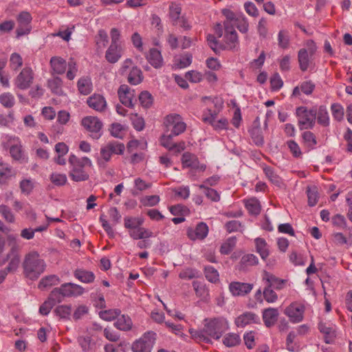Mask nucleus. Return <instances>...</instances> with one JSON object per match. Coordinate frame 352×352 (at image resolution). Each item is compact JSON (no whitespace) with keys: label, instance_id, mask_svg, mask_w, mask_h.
Segmentation results:
<instances>
[{"label":"nucleus","instance_id":"43","mask_svg":"<svg viewBox=\"0 0 352 352\" xmlns=\"http://www.w3.org/2000/svg\"><path fill=\"white\" fill-rule=\"evenodd\" d=\"M120 314L121 311L119 309H113L101 311L99 313V316L104 320L111 321L116 319Z\"/></svg>","mask_w":352,"mask_h":352},{"label":"nucleus","instance_id":"20","mask_svg":"<svg viewBox=\"0 0 352 352\" xmlns=\"http://www.w3.org/2000/svg\"><path fill=\"white\" fill-rule=\"evenodd\" d=\"M224 29L226 32L224 40L226 45L225 48L228 50L235 49L239 45V39L234 26H226Z\"/></svg>","mask_w":352,"mask_h":352},{"label":"nucleus","instance_id":"31","mask_svg":"<svg viewBox=\"0 0 352 352\" xmlns=\"http://www.w3.org/2000/svg\"><path fill=\"white\" fill-rule=\"evenodd\" d=\"M74 274L77 279L85 283H91L94 282L95 279V276L93 272L82 269L76 270Z\"/></svg>","mask_w":352,"mask_h":352},{"label":"nucleus","instance_id":"12","mask_svg":"<svg viewBox=\"0 0 352 352\" xmlns=\"http://www.w3.org/2000/svg\"><path fill=\"white\" fill-rule=\"evenodd\" d=\"M34 74L30 67H25L18 74L14 80L15 86L21 90L30 87L33 82Z\"/></svg>","mask_w":352,"mask_h":352},{"label":"nucleus","instance_id":"33","mask_svg":"<svg viewBox=\"0 0 352 352\" xmlns=\"http://www.w3.org/2000/svg\"><path fill=\"white\" fill-rule=\"evenodd\" d=\"M254 241L257 252L260 254L263 260H265L270 254V251L265 240L262 238H256Z\"/></svg>","mask_w":352,"mask_h":352},{"label":"nucleus","instance_id":"19","mask_svg":"<svg viewBox=\"0 0 352 352\" xmlns=\"http://www.w3.org/2000/svg\"><path fill=\"white\" fill-rule=\"evenodd\" d=\"M262 280L266 284V287L270 288L274 287L276 289H281L283 288L285 280L276 277L273 274L264 271L262 275Z\"/></svg>","mask_w":352,"mask_h":352},{"label":"nucleus","instance_id":"9","mask_svg":"<svg viewBox=\"0 0 352 352\" xmlns=\"http://www.w3.org/2000/svg\"><path fill=\"white\" fill-rule=\"evenodd\" d=\"M155 340L156 333L153 331H148L132 344L131 349L133 352H150Z\"/></svg>","mask_w":352,"mask_h":352},{"label":"nucleus","instance_id":"5","mask_svg":"<svg viewBox=\"0 0 352 352\" xmlns=\"http://www.w3.org/2000/svg\"><path fill=\"white\" fill-rule=\"evenodd\" d=\"M50 65L52 74L58 75L65 74L67 68H68L66 76L70 80L74 79L78 72L76 63L73 58H70L69 61L67 63L62 57L53 56L50 60Z\"/></svg>","mask_w":352,"mask_h":352},{"label":"nucleus","instance_id":"14","mask_svg":"<svg viewBox=\"0 0 352 352\" xmlns=\"http://www.w3.org/2000/svg\"><path fill=\"white\" fill-rule=\"evenodd\" d=\"M81 123L82 125L91 133V135L93 138L98 139L100 137L102 123L97 117H85L82 120Z\"/></svg>","mask_w":352,"mask_h":352},{"label":"nucleus","instance_id":"61","mask_svg":"<svg viewBox=\"0 0 352 352\" xmlns=\"http://www.w3.org/2000/svg\"><path fill=\"white\" fill-rule=\"evenodd\" d=\"M199 188L204 189L206 196L212 201H219L220 195L215 190L208 188L204 184L199 185Z\"/></svg>","mask_w":352,"mask_h":352},{"label":"nucleus","instance_id":"62","mask_svg":"<svg viewBox=\"0 0 352 352\" xmlns=\"http://www.w3.org/2000/svg\"><path fill=\"white\" fill-rule=\"evenodd\" d=\"M10 67L14 70H18L23 65L22 57L18 53H13L10 58Z\"/></svg>","mask_w":352,"mask_h":352},{"label":"nucleus","instance_id":"64","mask_svg":"<svg viewBox=\"0 0 352 352\" xmlns=\"http://www.w3.org/2000/svg\"><path fill=\"white\" fill-rule=\"evenodd\" d=\"M226 229L228 232H242L243 226L241 223L236 220H232L227 222L225 225Z\"/></svg>","mask_w":352,"mask_h":352},{"label":"nucleus","instance_id":"57","mask_svg":"<svg viewBox=\"0 0 352 352\" xmlns=\"http://www.w3.org/2000/svg\"><path fill=\"white\" fill-rule=\"evenodd\" d=\"M332 115L335 120L340 121L344 117V108L339 103H333L331 106Z\"/></svg>","mask_w":352,"mask_h":352},{"label":"nucleus","instance_id":"37","mask_svg":"<svg viewBox=\"0 0 352 352\" xmlns=\"http://www.w3.org/2000/svg\"><path fill=\"white\" fill-rule=\"evenodd\" d=\"M72 311V309L71 305H63L57 306L54 309V313L56 316H58L60 319L67 320L69 319Z\"/></svg>","mask_w":352,"mask_h":352},{"label":"nucleus","instance_id":"42","mask_svg":"<svg viewBox=\"0 0 352 352\" xmlns=\"http://www.w3.org/2000/svg\"><path fill=\"white\" fill-rule=\"evenodd\" d=\"M106 146L112 155H122L125 149L124 144L117 141L109 142Z\"/></svg>","mask_w":352,"mask_h":352},{"label":"nucleus","instance_id":"17","mask_svg":"<svg viewBox=\"0 0 352 352\" xmlns=\"http://www.w3.org/2000/svg\"><path fill=\"white\" fill-rule=\"evenodd\" d=\"M208 233V227L204 223H199L195 228H188L187 230V235L191 240H203Z\"/></svg>","mask_w":352,"mask_h":352},{"label":"nucleus","instance_id":"21","mask_svg":"<svg viewBox=\"0 0 352 352\" xmlns=\"http://www.w3.org/2000/svg\"><path fill=\"white\" fill-rule=\"evenodd\" d=\"M87 105L95 111L102 112L107 107L105 98L100 94H94L87 100Z\"/></svg>","mask_w":352,"mask_h":352},{"label":"nucleus","instance_id":"27","mask_svg":"<svg viewBox=\"0 0 352 352\" xmlns=\"http://www.w3.org/2000/svg\"><path fill=\"white\" fill-rule=\"evenodd\" d=\"M15 176L16 173L12 168L10 165L6 164L0 168V185H7L9 180Z\"/></svg>","mask_w":352,"mask_h":352},{"label":"nucleus","instance_id":"15","mask_svg":"<svg viewBox=\"0 0 352 352\" xmlns=\"http://www.w3.org/2000/svg\"><path fill=\"white\" fill-rule=\"evenodd\" d=\"M181 160L183 168H190L191 169L190 173L192 170L204 172L206 170V166L200 164L197 157L189 152L184 153Z\"/></svg>","mask_w":352,"mask_h":352},{"label":"nucleus","instance_id":"47","mask_svg":"<svg viewBox=\"0 0 352 352\" xmlns=\"http://www.w3.org/2000/svg\"><path fill=\"white\" fill-rule=\"evenodd\" d=\"M0 103L6 108H11L14 105V96L9 92L0 95Z\"/></svg>","mask_w":352,"mask_h":352},{"label":"nucleus","instance_id":"10","mask_svg":"<svg viewBox=\"0 0 352 352\" xmlns=\"http://www.w3.org/2000/svg\"><path fill=\"white\" fill-rule=\"evenodd\" d=\"M164 125L166 132L171 133L175 135H179L184 133L186 129V124L183 122L179 114H170L165 118Z\"/></svg>","mask_w":352,"mask_h":352},{"label":"nucleus","instance_id":"50","mask_svg":"<svg viewBox=\"0 0 352 352\" xmlns=\"http://www.w3.org/2000/svg\"><path fill=\"white\" fill-rule=\"evenodd\" d=\"M144 221L141 218L138 217H125L124 218V226L126 228L129 229H136L137 228H140Z\"/></svg>","mask_w":352,"mask_h":352},{"label":"nucleus","instance_id":"22","mask_svg":"<svg viewBox=\"0 0 352 352\" xmlns=\"http://www.w3.org/2000/svg\"><path fill=\"white\" fill-rule=\"evenodd\" d=\"M258 322L259 318L258 316L250 311L243 313L235 319V324L241 328L251 324L258 323Z\"/></svg>","mask_w":352,"mask_h":352},{"label":"nucleus","instance_id":"25","mask_svg":"<svg viewBox=\"0 0 352 352\" xmlns=\"http://www.w3.org/2000/svg\"><path fill=\"white\" fill-rule=\"evenodd\" d=\"M316 120L318 124L327 127L330 124V118L327 108L325 105H320L318 109H316Z\"/></svg>","mask_w":352,"mask_h":352},{"label":"nucleus","instance_id":"46","mask_svg":"<svg viewBox=\"0 0 352 352\" xmlns=\"http://www.w3.org/2000/svg\"><path fill=\"white\" fill-rule=\"evenodd\" d=\"M245 207L250 213L252 214H258L261 212V206L259 201L256 199H250L245 203Z\"/></svg>","mask_w":352,"mask_h":352},{"label":"nucleus","instance_id":"54","mask_svg":"<svg viewBox=\"0 0 352 352\" xmlns=\"http://www.w3.org/2000/svg\"><path fill=\"white\" fill-rule=\"evenodd\" d=\"M278 41L280 47L283 49L288 48L289 45V32L285 30H280L278 32Z\"/></svg>","mask_w":352,"mask_h":352},{"label":"nucleus","instance_id":"28","mask_svg":"<svg viewBox=\"0 0 352 352\" xmlns=\"http://www.w3.org/2000/svg\"><path fill=\"white\" fill-rule=\"evenodd\" d=\"M147 60L155 68L161 67L163 63L161 52L155 48L150 50Z\"/></svg>","mask_w":352,"mask_h":352},{"label":"nucleus","instance_id":"41","mask_svg":"<svg viewBox=\"0 0 352 352\" xmlns=\"http://www.w3.org/2000/svg\"><path fill=\"white\" fill-rule=\"evenodd\" d=\"M100 157L97 160L98 164L100 167L105 168L107 163L109 162L111 158L112 153L105 145L100 148Z\"/></svg>","mask_w":352,"mask_h":352},{"label":"nucleus","instance_id":"60","mask_svg":"<svg viewBox=\"0 0 352 352\" xmlns=\"http://www.w3.org/2000/svg\"><path fill=\"white\" fill-rule=\"evenodd\" d=\"M130 119L132 122L133 127L137 131H140L144 129L145 123L143 118L139 116L137 113H132L130 115Z\"/></svg>","mask_w":352,"mask_h":352},{"label":"nucleus","instance_id":"49","mask_svg":"<svg viewBox=\"0 0 352 352\" xmlns=\"http://www.w3.org/2000/svg\"><path fill=\"white\" fill-rule=\"evenodd\" d=\"M63 293L61 290V287L54 288L48 297V300L53 302V305H55L56 303L60 302L63 298Z\"/></svg>","mask_w":352,"mask_h":352},{"label":"nucleus","instance_id":"6","mask_svg":"<svg viewBox=\"0 0 352 352\" xmlns=\"http://www.w3.org/2000/svg\"><path fill=\"white\" fill-rule=\"evenodd\" d=\"M111 44L105 53L106 60L111 64L117 63L122 56L124 49L121 45L120 32L113 28L110 32Z\"/></svg>","mask_w":352,"mask_h":352},{"label":"nucleus","instance_id":"4","mask_svg":"<svg viewBox=\"0 0 352 352\" xmlns=\"http://www.w3.org/2000/svg\"><path fill=\"white\" fill-rule=\"evenodd\" d=\"M68 161L71 166L69 176L72 180L79 182L87 181L89 179V173L85 170V166L91 167L92 163L87 157L78 158L75 155H71Z\"/></svg>","mask_w":352,"mask_h":352},{"label":"nucleus","instance_id":"2","mask_svg":"<svg viewBox=\"0 0 352 352\" xmlns=\"http://www.w3.org/2000/svg\"><path fill=\"white\" fill-rule=\"evenodd\" d=\"M203 100H208L213 104L214 109H212L208 108L202 116V120L204 122L210 124L214 130L219 131L226 129L228 126V121L226 118H221L216 120L217 115L223 108V102L221 99L217 98L211 99L210 98L205 97Z\"/></svg>","mask_w":352,"mask_h":352},{"label":"nucleus","instance_id":"32","mask_svg":"<svg viewBox=\"0 0 352 352\" xmlns=\"http://www.w3.org/2000/svg\"><path fill=\"white\" fill-rule=\"evenodd\" d=\"M309 57L310 56H309L308 51L306 49L302 48L298 51V60L301 71L305 72L307 70L310 63Z\"/></svg>","mask_w":352,"mask_h":352},{"label":"nucleus","instance_id":"63","mask_svg":"<svg viewBox=\"0 0 352 352\" xmlns=\"http://www.w3.org/2000/svg\"><path fill=\"white\" fill-rule=\"evenodd\" d=\"M34 188V184L30 179H25L20 182V189L22 193L29 195Z\"/></svg>","mask_w":352,"mask_h":352},{"label":"nucleus","instance_id":"11","mask_svg":"<svg viewBox=\"0 0 352 352\" xmlns=\"http://www.w3.org/2000/svg\"><path fill=\"white\" fill-rule=\"evenodd\" d=\"M305 306L297 302L291 303L284 311V314L289 318V321L293 323H298L303 320Z\"/></svg>","mask_w":352,"mask_h":352},{"label":"nucleus","instance_id":"3","mask_svg":"<svg viewBox=\"0 0 352 352\" xmlns=\"http://www.w3.org/2000/svg\"><path fill=\"white\" fill-rule=\"evenodd\" d=\"M204 322V327L199 333V336L202 338L203 340L206 342H209L210 340L204 334L214 339L219 340L229 327L227 320L223 318H207L205 319Z\"/></svg>","mask_w":352,"mask_h":352},{"label":"nucleus","instance_id":"38","mask_svg":"<svg viewBox=\"0 0 352 352\" xmlns=\"http://www.w3.org/2000/svg\"><path fill=\"white\" fill-rule=\"evenodd\" d=\"M182 7L180 4L171 2L169 6V16L173 24H176L180 18Z\"/></svg>","mask_w":352,"mask_h":352},{"label":"nucleus","instance_id":"1","mask_svg":"<svg viewBox=\"0 0 352 352\" xmlns=\"http://www.w3.org/2000/svg\"><path fill=\"white\" fill-rule=\"evenodd\" d=\"M45 263L39 254L36 251H31L26 254L23 262V273L31 280L36 279L45 270Z\"/></svg>","mask_w":352,"mask_h":352},{"label":"nucleus","instance_id":"52","mask_svg":"<svg viewBox=\"0 0 352 352\" xmlns=\"http://www.w3.org/2000/svg\"><path fill=\"white\" fill-rule=\"evenodd\" d=\"M307 193L309 206H314L315 205H316L319 197L317 188L316 186L311 188L308 187L307 189Z\"/></svg>","mask_w":352,"mask_h":352},{"label":"nucleus","instance_id":"56","mask_svg":"<svg viewBox=\"0 0 352 352\" xmlns=\"http://www.w3.org/2000/svg\"><path fill=\"white\" fill-rule=\"evenodd\" d=\"M139 100L141 105L144 108H149L153 104L152 95L146 91L141 92L139 96Z\"/></svg>","mask_w":352,"mask_h":352},{"label":"nucleus","instance_id":"23","mask_svg":"<svg viewBox=\"0 0 352 352\" xmlns=\"http://www.w3.org/2000/svg\"><path fill=\"white\" fill-rule=\"evenodd\" d=\"M60 287L63 296L65 297L78 296L84 293V288L77 284L68 283L63 284Z\"/></svg>","mask_w":352,"mask_h":352},{"label":"nucleus","instance_id":"51","mask_svg":"<svg viewBox=\"0 0 352 352\" xmlns=\"http://www.w3.org/2000/svg\"><path fill=\"white\" fill-rule=\"evenodd\" d=\"M0 213L6 221L11 223L15 221L14 215L8 206L4 204L0 205Z\"/></svg>","mask_w":352,"mask_h":352},{"label":"nucleus","instance_id":"26","mask_svg":"<svg viewBox=\"0 0 352 352\" xmlns=\"http://www.w3.org/2000/svg\"><path fill=\"white\" fill-rule=\"evenodd\" d=\"M63 80L60 77L54 76L47 80V87L56 95H63Z\"/></svg>","mask_w":352,"mask_h":352},{"label":"nucleus","instance_id":"29","mask_svg":"<svg viewBox=\"0 0 352 352\" xmlns=\"http://www.w3.org/2000/svg\"><path fill=\"white\" fill-rule=\"evenodd\" d=\"M78 90L82 95L89 94L93 89V85L91 78L89 77H82L77 82Z\"/></svg>","mask_w":352,"mask_h":352},{"label":"nucleus","instance_id":"18","mask_svg":"<svg viewBox=\"0 0 352 352\" xmlns=\"http://www.w3.org/2000/svg\"><path fill=\"white\" fill-rule=\"evenodd\" d=\"M253 289V284L232 282L229 285V289L231 294L234 296H245L249 294Z\"/></svg>","mask_w":352,"mask_h":352},{"label":"nucleus","instance_id":"45","mask_svg":"<svg viewBox=\"0 0 352 352\" xmlns=\"http://www.w3.org/2000/svg\"><path fill=\"white\" fill-rule=\"evenodd\" d=\"M250 134L253 142L256 145H262L264 142L263 137L262 135V131L259 126H254L250 131Z\"/></svg>","mask_w":352,"mask_h":352},{"label":"nucleus","instance_id":"13","mask_svg":"<svg viewBox=\"0 0 352 352\" xmlns=\"http://www.w3.org/2000/svg\"><path fill=\"white\" fill-rule=\"evenodd\" d=\"M32 20V17L28 12L23 11L19 14L16 17L18 28H16V33L17 38L30 32Z\"/></svg>","mask_w":352,"mask_h":352},{"label":"nucleus","instance_id":"39","mask_svg":"<svg viewBox=\"0 0 352 352\" xmlns=\"http://www.w3.org/2000/svg\"><path fill=\"white\" fill-rule=\"evenodd\" d=\"M302 138L305 146L309 149H314L317 144V140L315 134L311 131H305L302 134Z\"/></svg>","mask_w":352,"mask_h":352},{"label":"nucleus","instance_id":"44","mask_svg":"<svg viewBox=\"0 0 352 352\" xmlns=\"http://www.w3.org/2000/svg\"><path fill=\"white\" fill-rule=\"evenodd\" d=\"M241 339L239 335L230 333L225 336L223 343L228 347H233L238 345Z\"/></svg>","mask_w":352,"mask_h":352},{"label":"nucleus","instance_id":"16","mask_svg":"<svg viewBox=\"0 0 352 352\" xmlns=\"http://www.w3.org/2000/svg\"><path fill=\"white\" fill-rule=\"evenodd\" d=\"M134 92L135 91L131 89L128 85H120L118 91V94L122 104L128 107H133L134 101H136L135 100Z\"/></svg>","mask_w":352,"mask_h":352},{"label":"nucleus","instance_id":"30","mask_svg":"<svg viewBox=\"0 0 352 352\" xmlns=\"http://www.w3.org/2000/svg\"><path fill=\"white\" fill-rule=\"evenodd\" d=\"M60 279L56 275H49L41 278L38 287L41 289H46L52 286L56 285L59 283Z\"/></svg>","mask_w":352,"mask_h":352},{"label":"nucleus","instance_id":"8","mask_svg":"<svg viewBox=\"0 0 352 352\" xmlns=\"http://www.w3.org/2000/svg\"><path fill=\"white\" fill-rule=\"evenodd\" d=\"M7 146L12 159L19 163L28 162L23 146L18 137H9L7 141Z\"/></svg>","mask_w":352,"mask_h":352},{"label":"nucleus","instance_id":"7","mask_svg":"<svg viewBox=\"0 0 352 352\" xmlns=\"http://www.w3.org/2000/svg\"><path fill=\"white\" fill-rule=\"evenodd\" d=\"M296 114L298 117V124L300 130L311 129L316 124V108L308 109L306 107L296 108Z\"/></svg>","mask_w":352,"mask_h":352},{"label":"nucleus","instance_id":"59","mask_svg":"<svg viewBox=\"0 0 352 352\" xmlns=\"http://www.w3.org/2000/svg\"><path fill=\"white\" fill-rule=\"evenodd\" d=\"M263 296L264 299L269 303L275 302L278 299L277 294L268 287H265L263 291Z\"/></svg>","mask_w":352,"mask_h":352},{"label":"nucleus","instance_id":"36","mask_svg":"<svg viewBox=\"0 0 352 352\" xmlns=\"http://www.w3.org/2000/svg\"><path fill=\"white\" fill-rule=\"evenodd\" d=\"M114 326L121 331H129L132 328V321L128 316L122 315L114 323Z\"/></svg>","mask_w":352,"mask_h":352},{"label":"nucleus","instance_id":"34","mask_svg":"<svg viewBox=\"0 0 352 352\" xmlns=\"http://www.w3.org/2000/svg\"><path fill=\"white\" fill-rule=\"evenodd\" d=\"M127 80L131 85L140 84L143 80V74L141 69L138 67H133L128 75Z\"/></svg>","mask_w":352,"mask_h":352},{"label":"nucleus","instance_id":"40","mask_svg":"<svg viewBox=\"0 0 352 352\" xmlns=\"http://www.w3.org/2000/svg\"><path fill=\"white\" fill-rule=\"evenodd\" d=\"M235 25L236 28L242 33H246L249 29V23L246 17L242 14H238L237 18L233 23V25Z\"/></svg>","mask_w":352,"mask_h":352},{"label":"nucleus","instance_id":"55","mask_svg":"<svg viewBox=\"0 0 352 352\" xmlns=\"http://www.w3.org/2000/svg\"><path fill=\"white\" fill-rule=\"evenodd\" d=\"M204 273L206 279L210 282L216 283L219 280V273L214 267L212 266L205 267Z\"/></svg>","mask_w":352,"mask_h":352},{"label":"nucleus","instance_id":"58","mask_svg":"<svg viewBox=\"0 0 352 352\" xmlns=\"http://www.w3.org/2000/svg\"><path fill=\"white\" fill-rule=\"evenodd\" d=\"M50 179L53 184L58 186L65 185L67 181L66 175L56 173H52L50 175Z\"/></svg>","mask_w":352,"mask_h":352},{"label":"nucleus","instance_id":"48","mask_svg":"<svg viewBox=\"0 0 352 352\" xmlns=\"http://www.w3.org/2000/svg\"><path fill=\"white\" fill-rule=\"evenodd\" d=\"M95 41L98 48H104L107 46L109 39L105 30H100L96 36Z\"/></svg>","mask_w":352,"mask_h":352},{"label":"nucleus","instance_id":"53","mask_svg":"<svg viewBox=\"0 0 352 352\" xmlns=\"http://www.w3.org/2000/svg\"><path fill=\"white\" fill-rule=\"evenodd\" d=\"M222 14L226 19L223 22V27L226 28V26H233V23L237 18L238 14H235L230 9L222 10Z\"/></svg>","mask_w":352,"mask_h":352},{"label":"nucleus","instance_id":"24","mask_svg":"<svg viewBox=\"0 0 352 352\" xmlns=\"http://www.w3.org/2000/svg\"><path fill=\"white\" fill-rule=\"evenodd\" d=\"M278 311L276 308H267L263 311V320L267 327H271L275 324L278 320Z\"/></svg>","mask_w":352,"mask_h":352},{"label":"nucleus","instance_id":"35","mask_svg":"<svg viewBox=\"0 0 352 352\" xmlns=\"http://www.w3.org/2000/svg\"><path fill=\"white\" fill-rule=\"evenodd\" d=\"M263 171L266 177L272 184H274L278 187L282 186V185L283 184L282 179L274 173L272 167L265 166L263 168Z\"/></svg>","mask_w":352,"mask_h":352}]
</instances>
